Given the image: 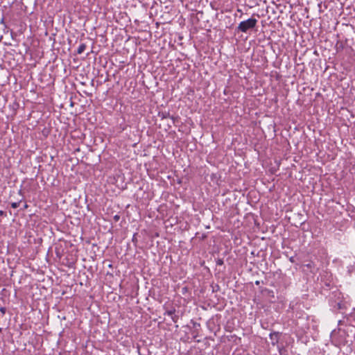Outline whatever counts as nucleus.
Returning <instances> with one entry per match:
<instances>
[{"label":"nucleus","mask_w":355,"mask_h":355,"mask_svg":"<svg viewBox=\"0 0 355 355\" xmlns=\"http://www.w3.org/2000/svg\"><path fill=\"white\" fill-rule=\"evenodd\" d=\"M279 333L278 332H273L270 334V338L272 341V345H275L278 343L279 340Z\"/></svg>","instance_id":"f03ea898"},{"label":"nucleus","mask_w":355,"mask_h":355,"mask_svg":"<svg viewBox=\"0 0 355 355\" xmlns=\"http://www.w3.org/2000/svg\"><path fill=\"white\" fill-rule=\"evenodd\" d=\"M4 214V212L1 210H0V216H2Z\"/></svg>","instance_id":"9d476101"},{"label":"nucleus","mask_w":355,"mask_h":355,"mask_svg":"<svg viewBox=\"0 0 355 355\" xmlns=\"http://www.w3.org/2000/svg\"><path fill=\"white\" fill-rule=\"evenodd\" d=\"M167 314H168V315H171V316L172 320H173L174 322H176L175 316H173L174 311H167Z\"/></svg>","instance_id":"39448f33"},{"label":"nucleus","mask_w":355,"mask_h":355,"mask_svg":"<svg viewBox=\"0 0 355 355\" xmlns=\"http://www.w3.org/2000/svg\"><path fill=\"white\" fill-rule=\"evenodd\" d=\"M166 114L164 113H162V118H166Z\"/></svg>","instance_id":"1a4fd4ad"},{"label":"nucleus","mask_w":355,"mask_h":355,"mask_svg":"<svg viewBox=\"0 0 355 355\" xmlns=\"http://www.w3.org/2000/svg\"><path fill=\"white\" fill-rule=\"evenodd\" d=\"M306 266L307 268H311V264H310V263H309V264H306Z\"/></svg>","instance_id":"9b49d317"},{"label":"nucleus","mask_w":355,"mask_h":355,"mask_svg":"<svg viewBox=\"0 0 355 355\" xmlns=\"http://www.w3.org/2000/svg\"><path fill=\"white\" fill-rule=\"evenodd\" d=\"M223 263V261L221 259H218L217 261V264L218 265H222Z\"/></svg>","instance_id":"6e6552de"},{"label":"nucleus","mask_w":355,"mask_h":355,"mask_svg":"<svg viewBox=\"0 0 355 355\" xmlns=\"http://www.w3.org/2000/svg\"><path fill=\"white\" fill-rule=\"evenodd\" d=\"M6 308H5V307H1V308H0V311H1L3 314H4V313H6Z\"/></svg>","instance_id":"423d86ee"},{"label":"nucleus","mask_w":355,"mask_h":355,"mask_svg":"<svg viewBox=\"0 0 355 355\" xmlns=\"http://www.w3.org/2000/svg\"><path fill=\"white\" fill-rule=\"evenodd\" d=\"M2 331V329L0 327V332Z\"/></svg>","instance_id":"f8f14e48"},{"label":"nucleus","mask_w":355,"mask_h":355,"mask_svg":"<svg viewBox=\"0 0 355 355\" xmlns=\"http://www.w3.org/2000/svg\"><path fill=\"white\" fill-rule=\"evenodd\" d=\"M257 24L254 18H249L247 20L241 21L236 28L238 32L247 33L249 30L253 29Z\"/></svg>","instance_id":"f257e3e1"},{"label":"nucleus","mask_w":355,"mask_h":355,"mask_svg":"<svg viewBox=\"0 0 355 355\" xmlns=\"http://www.w3.org/2000/svg\"><path fill=\"white\" fill-rule=\"evenodd\" d=\"M20 202H21V200H20V201H19V202H12V203H11V207H12L13 209H16V208H17V207H19Z\"/></svg>","instance_id":"20e7f679"},{"label":"nucleus","mask_w":355,"mask_h":355,"mask_svg":"<svg viewBox=\"0 0 355 355\" xmlns=\"http://www.w3.org/2000/svg\"><path fill=\"white\" fill-rule=\"evenodd\" d=\"M85 49H86V45L85 44H80V46H78V48L77 49V53L78 54L83 53L85 51Z\"/></svg>","instance_id":"7ed1b4c3"},{"label":"nucleus","mask_w":355,"mask_h":355,"mask_svg":"<svg viewBox=\"0 0 355 355\" xmlns=\"http://www.w3.org/2000/svg\"><path fill=\"white\" fill-rule=\"evenodd\" d=\"M119 218H120V216L119 215H115L114 216V219L115 221H118L119 220Z\"/></svg>","instance_id":"0eeeda50"}]
</instances>
